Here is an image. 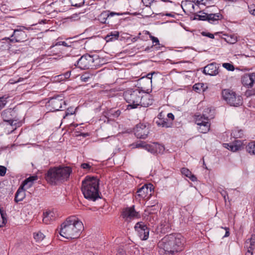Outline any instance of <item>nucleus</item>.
I'll return each instance as SVG.
<instances>
[{
    "instance_id": "obj_60",
    "label": "nucleus",
    "mask_w": 255,
    "mask_h": 255,
    "mask_svg": "<svg viewBox=\"0 0 255 255\" xmlns=\"http://www.w3.org/2000/svg\"><path fill=\"white\" fill-rule=\"evenodd\" d=\"M70 126H71V127H75H75H77V126H78V125H77V124H73H73H71L70 125Z\"/></svg>"
},
{
    "instance_id": "obj_5",
    "label": "nucleus",
    "mask_w": 255,
    "mask_h": 255,
    "mask_svg": "<svg viewBox=\"0 0 255 255\" xmlns=\"http://www.w3.org/2000/svg\"><path fill=\"white\" fill-rule=\"evenodd\" d=\"M142 94H143V92L137 89L134 90L132 89L128 90L124 92V99L128 103L127 106L128 110L136 109L139 106V98H140V95Z\"/></svg>"
},
{
    "instance_id": "obj_30",
    "label": "nucleus",
    "mask_w": 255,
    "mask_h": 255,
    "mask_svg": "<svg viewBox=\"0 0 255 255\" xmlns=\"http://www.w3.org/2000/svg\"><path fill=\"white\" fill-rule=\"evenodd\" d=\"M244 135L243 130L241 129H234L231 133V136L235 138H241Z\"/></svg>"
},
{
    "instance_id": "obj_64",
    "label": "nucleus",
    "mask_w": 255,
    "mask_h": 255,
    "mask_svg": "<svg viewBox=\"0 0 255 255\" xmlns=\"http://www.w3.org/2000/svg\"><path fill=\"white\" fill-rule=\"evenodd\" d=\"M165 15L166 16H172V14H171V13H166Z\"/></svg>"
},
{
    "instance_id": "obj_52",
    "label": "nucleus",
    "mask_w": 255,
    "mask_h": 255,
    "mask_svg": "<svg viewBox=\"0 0 255 255\" xmlns=\"http://www.w3.org/2000/svg\"><path fill=\"white\" fill-rule=\"evenodd\" d=\"M81 167L83 169H89L91 168V166L89 163H84L81 164Z\"/></svg>"
},
{
    "instance_id": "obj_19",
    "label": "nucleus",
    "mask_w": 255,
    "mask_h": 255,
    "mask_svg": "<svg viewBox=\"0 0 255 255\" xmlns=\"http://www.w3.org/2000/svg\"><path fill=\"white\" fill-rule=\"evenodd\" d=\"M205 111L202 115H195V123L198 126L204 124L206 121H209L210 119L213 118V114L207 115Z\"/></svg>"
},
{
    "instance_id": "obj_42",
    "label": "nucleus",
    "mask_w": 255,
    "mask_h": 255,
    "mask_svg": "<svg viewBox=\"0 0 255 255\" xmlns=\"http://www.w3.org/2000/svg\"><path fill=\"white\" fill-rule=\"evenodd\" d=\"M248 10L249 13L255 16V5L254 4H248Z\"/></svg>"
},
{
    "instance_id": "obj_56",
    "label": "nucleus",
    "mask_w": 255,
    "mask_h": 255,
    "mask_svg": "<svg viewBox=\"0 0 255 255\" xmlns=\"http://www.w3.org/2000/svg\"><path fill=\"white\" fill-rule=\"evenodd\" d=\"M121 114V112L119 110H117L116 111V112H115L114 114H113V115L115 117H119Z\"/></svg>"
},
{
    "instance_id": "obj_58",
    "label": "nucleus",
    "mask_w": 255,
    "mask_h": 255,
    "mask_svg": "<svg viewBox=\"0 0 255 255\" xmlns=\"http://www.w3.org/2000/svg\"><path fill=\"white\" fill-rule=\"evenodd\" d=\"M70 76V73L69 72H67L64 74V76L65 78H69Z\"/></svg>"
},
{
    "instance_id": "obj_38",
    "label": "nucleus",
    "mask_w": 255,
    "mask_h": 255,
    "mask_svg": "<svg viewBox=\"0 0 255 255\" xmlns=\"http://www.w3.org/2000/svg\"><path fill=\"white\" fill-rule=\"evenodd\" d=\"M144 149L151 153H156V150H154V143L151 144H146V145L144 146Z\"/></svg>"
},
{
    "instance_id": "obj_20",
    "label": "nucleus",
    "mask_w": 255,
    "mask_h": 255,
    "mask_svg": "<svg viewBox=\"0 0 255 255\" xmlns=\"http://www.w3.org/2000/svg\"><path fill=\"white\" fill-rule=\"evenodd\" d=\"M56 218V214L53 211H47L43 213V222L48 224Z\"/></svg>"
},
{
    "instance_id": "obj_40",
    "label": "nucleus",
    "mask_w": 255,
    "mask_h": 255,
    "mask_svg": "<svg viewBox=\"0 0 255 255\" xmlns=\"http://www.w3.org/2000/svg\"><path fill=\"white\" fill-rule=\"evenodd\" d=\"M223 67L227 70L231 71H233L235 69L234 66L233 64L229 63H224L223 64Z\"/></svg>"
},
{
    "instance_id": "obj_35",
    "label": "nucleus",
    "mask_w": 255,
    "mask_h": 255,
    "mask_svg": "<svg viewBox=\"0 0 255 255\" xmlns=\"http://www.w3.org/2000/svg\"><path fill=\"white\" fill-rule=\"evenodd\" d=\"M154 150H156V153L163 152L164 150L163 145L156 142H154Z\"/></svg>"
},
{
    "instance_id": "obj_43",
    "label": "nucleus",
    "mask_w": 255,
    "mask_h": 255,
    "mask_svg": "<svg viewBox=\"0 0 255 255\" xmlns=\"http://www.w3.org/2000/svg\"><path fill=\"white\" fill-rule=\"evenodd\" d=\"M147 33L148 34H149V37L150 38L151 40L152 41V42L155 43V45H159V41L157 37H155L151 35L149 31H147Z\"/></svg>"
},
{
    "instance_id": "obj_36",
    "label": "nucleus",
    "mask_w": 255,
    "mask_h": 255,
    "mask_svg": "<svg viewBox=\"0 0 255 255\" xmlns=\"http://www.w3.org/2000/svg\"><path fill=\"white\" fill-rule=\"evenodd\" d=\"M209 14L204 13L202 15L196 14L195 15L194 19H197L199 20H208Z\"/></svg>"
},
{
    "instance_id": "obj_12",
    "label": "nucleus",
    "mask_w": 255,
    "mask_h": 255,
    "mask_svg": "<svg viewBox=\"0 0 255 255\" xmlns=\"http://www.w3.org/2000/svg\"><path fill=\"white\" fill-rule=\"evenodd\" d=\"M133 131L137 138L145 139L149 133V129L145 125L139 123L136 125Z\"/></svg>"
},
{
    "instance_id": "obj_22",
    "label": "nucleus",
    "mask_w": 255,
    "mask_h": 255,
    "mask_svg": "<svg viewBox=\"0 0 255 255\" xmlns=\"http://www.w3.org/2000/svg\"><path fill=\"white\" fill-rule=\"evenodd\" d=\"M37 179V176H31L25 179L21 184L25 188L28 189L30 188L33 183V181Z\"/></svg>"
},
{
    "instance_id": "obj_50",
    "label": "nucleus",
    "mask_w": 255,
    "mask_h": 255,
    "mask_svg": "<svg viewBox=\"0 0 255 255\" xmlns=\"http://www.w3.org/2000/svg\"><path fill=\"white\" fill-rule=\"evenodd\" d=\"M123 14L124 13H117V12H108V15H109V18H110L112 16L116 15H123Z\"/></svg>"
},
{
    "instance_id": "obj_37",
    "label": "nucleus",
    "mask_w": 255,
    "mask_h": 255,
    "mask_svg": "<svg viewBox=\"0 0 255 255\" xmlns=\"http://www.w3.org/2000/svg\"><path fill=\"white\" fill-rule=\"evenodd\" d=\"M184 5L186 6L190 11L195 10V4L190 0H186L184 2Z\"/></svg>"
},
{
    "instance_id": "obj_14",
    "label": "nucleus",
    "mask_w": 255,
    "mask_h": 255,
    "mask_svg": "<svg viewBox=\"0 0 255 255\" xmlns=\"http://www.w3.org/2000/svg\"><path fill=\"white\" fill-rule=\"evenodd\" d=\"M122 216L126 221L129 222L131 220L138 217V214L135 211L134 206H132L125 209L122 212Z\"/></svg>"
},
{
    "instance_id": "obj_9",
    "label": "nucleus",
    "mask_w": 255,
    "mask_h": 255,
    "mask_svg": "<svg viewBox=\"0 0 255 255\" xmlns=\"http://www.w3.org/2000/svg\"><path fill=\"white\" fill-rule=\"evenodd\" d=\"M17 27H19V28L14 30L13 34L11 36V37H14V38L12 39H9L8 38L10 41L12 42H23L26 39V34L23 30L27 29V28L22 26H18Z\"/></svg>"
},
{
    "instance_id": "obj_7",
    "label": "nucleus",
    "mask_w": 255,
    "mask_h": 255,
    "mask_svg": "<svg viewBox=\"0 0 255 255\" xmlns=\"http://www.w3.org/2000/svg\"><path fill=\"white\" fill-rule=\"evenodd\" d=\"M65 107L66 103L64 100V97L62 95H58L51 98L48 102V106L50 108V111L52 112L60 110V109Z\"/></svg>"
},
{
    "instance_id": "obj_3",
    "label": "nucleus",
    "mask_w": 255,
    "mask_h": 255,
    "mask_svg": "<svg viewBox=\"0 0 255 255\" xmlns=\"http://www.w3.org/2000/svg\"><path fill=\"white\" fill-rule=\"evenodd\" d=\"M81 191L84 197L95 201L99 195V180L95 177L87 176L82 182Z\"/></svg>"
},
{
    "instance_id": "obj_34",
    "label": "nucleus",
    "mask_w": 255,
    "mask_h": 255,
    "mask_svg": "<svg viewBox=\"0 0 255 255\" xmlns=\"http://www.w3.org/2000/svg\"><path fill=\"white\" fill-rule=\"evenodd\" d=\"M226 40L230 44H234L237 41V37L234 35H230L226 37Z\"/></svg>"
},
{
    "instance_id": "obj_63",
    "label": "nucleus",
    "mask_w": 255,
    "mask_h": 255,
    "mask_svg": "<svg viewBox=\"0 0 255 255\" xmlns=\"http://www.w3.org/2000/svg\"><path fill=\"white\" fill-rule=\"evenodd\" d=\"M157 202H155L154 203H153L152 204H151V206L152 207V206H154L156 204H157Z\"/></svg>"
},
{
    "instance_id": "obj_21",
    "label": "nucleus",
    "mask_w": 255,
    "mask_h": 255,
    "mask_svg": "<svg viewBox=\"0 0 255 255\" xmlns=\"http://www.w3.org/2000/svg\"><path fill=\"white\" fill-rule=\"evenodd\" d=\"M25 187L22 185L19 187L17 190L14 197V201L16 203H18L19 201H21L23 200L25 196L24 188Z\"/></svg>"
},
{
    "instance_id": "obj_45",
    "label": "nucleus",
    "mask_w": 255,
    "mask_h": 255,
    "mask_svg": "<svg viewBox=\"0 0 255 255\" xmlns=\"http://www.w3.org/2000/svg\"><path fill=\"white\" fill-rule=\"evenodd\" d=\"M75 113V111H74L73 108H68L66 113L65 115L64 116V118H65L66 117L69 115H72Z\"/></svg>"
},
{
    "instance_id": "obj_1",
    "label": "nucleus",
    "mask_w": 255,
    "mask_h": 255,
    "mask_svg": "<svg viewBox=\"0 0 255 255\" xmlns=\"http://www.w3.org/2000/svg\"><path fill=\"white\" fill-rule=\"evenodd\" d=\"M184 237L179 234H171L165 236L157 244L158 252L165 255H173L183 249Z\"/></svg>"
},
{
    "instance_id": "obj_27",
    "label": "nucleus",
    "mask_w": 255,
    "mask_h": 255,
    "mask_svg": "<svg viewBox=\"0 0 255 255\" xmlns=\"http://www.w3.org/2000/svg\"><path fill=\"white\" fill-rule=\"evenodd\" d=\"M247 151L250 154H255V141L250 142L246 147Z\"/></svg>"
},
{
    "instance_id": "obj_15",
    "label": "nucleus",
    "mask_w": 255,
    "mask_h": 255,
    "mask_svg": "<svg viewBox=\"0 0 255 255\" xmlns=\"http://www.w3.org/2000/svg\"><path fill=\"white\" fill-rule=\"evenodd\" d=\"M242 83L248 88H252L255 84V73L245 74L242 77Z\"/></svg>"
},
{
    "instance_id": "obj_16",
    "label": "nucleus",
    "mask_w": 255,
    "mask_h": 255,
    "mask_svg": "<svg viewBox=\"0 0 255 255\" xmlns=\"http://www.w3.org/2000/svg\"><path fill=\"white\" fill-rule=\"evenodd\" d=\"M219 66L215 62L210 63L206 66L203 71V73L210 76H216L219 72Z\"/></svg>"
},
{
    "instance_id": "obj_44",
    "label": "nucleus",
    "mask_w": 255,
    "mask_h": 255,
    "mask_svg": "<svg viewBox=\"0 0 255 255\" xmlns=\"http://www.w3.org/2000/svg\"><path fill=\"white\" fill-rule=\"evenodd\" d=\"M250 242V247H249L251 250H253L252 246H254L255 243V235H252L251 238L249 239Z\"/></svg>"
},
{
    "instance_id": "obj_31",
    "label": "nucleus",
    "mask_w": 255,
    "mask_h": 255,
    "mask_svg": "<svg viewBox=\"0 0 255 255\" xmlns=\"http://www.w3.org/2000/svg\"><path fill=\"white\" fill-rule=\"evenodd\" d=\"M33 237L36 241L39 242L42 241L44 239L45 235L42 232L39 231L37 233H34L33 234Z\"/></svg>"
},
{
    "instance_id": "obj_17",
    "label": "nucleus",
    "mask_w": 255,
    "mask_h": 255,
    "mask_svg": "<svg viewBox=\"0 0 255 255\" xmlns=\"http://www.w3.org/2000/svg\"><path fill=\"white\" fill-rule=\"evenodd\" d=\"M225 146L228 149L235 152L241 150L245 144L244 142L240 140H236L232 143H225Z\"/></svg>"
},
{
    "instance_id": "obj_4",
    "label": "nucleus",
    "mask_w": 255,
    "mask_h": 255,
    "mask_svg": "<svg viewBox=\"0 0 255 255\" xmlns=\"http://www.w3.org/2000/svg\"><path fill=\"white\" fill-rule=\"evenodd\" d=\"M72 172V169L68 166L50 168L45 174L46 180L51 184L66 180Z\"/></svg>"
},
{
    "instance_id": "obj_54",
    "label": "nucleus",
    "mask_w": 255,
    "mask_h": 255,
    "mask_svg": "<svg viewBox=\"0 0 255 255\" xmlns=\"http://www.w3.org/2000/svg\"><path fill=\"white\" fill-rule=\"evenodd\" d=\"M222 229H224L226 231V233H225V235L223 236V237L225 238V237H228L230 235L229 228H227V227H225V228L222 227Z\"/></svg>"
},
{
    "instance_id": "obj_13",
    "label": "nucleus",
    "mask_w": 255,
    "mask_h": 255,
    "mask_svg": "<svg viewBox=\"0 0 255 255\" xmlns=\"http://www.w3.org/2000/svg\"><path fill=\"white\" fill-rule=\"evenodd\" d=\"M15 111L11 109H6L1 113V117L3 120L9 123L10 126L15 125L16 121L15 120Z\"/></svg>"
},
{
    "instance_id": "obj_25",
    "label": "nucleus",
    "mask_w": 255,
    "mask_h": 255,
    "mask_svg": "<svg viewBox=\"0 0 255 255\" xmlns=\"http://www.w3.org/2000/svg\"><path fill=\"white\" fill-rule=\"evenodd\" d=\"M181 172L185 176L188 177L192 181H195L197 180V178L193 175L192 172L186 168H182Z\"/></svg>"
},
{
    "instance_id": "obj_57",
    "label": "nucleus",
    "mask_w": 255,
    "mask_h": 255,
    "mask_svg": "<svg viewBox=\"0 0 255 255\" xmlns=\"http://www.w3.org/2000/svg\"><path fill=\"white\" fill-rule=\"evenodd\" d=\"M167 117L169 119H170L172 121L174 119V116L172 113H168L167 114Z\"/></svg>"
},
{
    "instance_id": "obj_26",
    "label": "nucleus",
    "mask_w": 255,
    "mask_h": 255,
    "mask_svg": "<svg viewBox=\"0 0 255 255\" xmlns=\"http://www.w3.org/2000/svg\"><path fill=\"white\" fill-rule=\"evenodd\" d=\"M209 122V121H206L204 124H202L201 125H198L199 127L198 128L199 132L205 133L209 130L210 124Z\"/></svg>"
},
{
    "instance_id": "obj_55",
    "label": "nucleus",
    "mask_w": 255,
    "mask_h": 255,
    "mask_svg": "<svg viewBox=\"0 0 255 255\" xmlns=\"http://www.w3.org/2000/svg\"><path fill=\"white\" fill-rule=\"evenodd\" d=\"M201 86V84L199 83V84H195L194 86H193V89L195 90H199L200 89V87Z\"/></svg>"
},
{
    "instance_id": "obj_29",
    "label": "nucleus",
    "mask_w": 255,
    "mask_h": 255,
    "mask_svg": "<svg viewBox=\"0 0 255 255\" xmlns=\"http://www.w3.org/2000/svg\"><path fill=\"white\" fill-rule=\"evenodd\" d=\"M109 18L108 12L104 11L98 16V20L102 23H107V20Z\"/></svg>"
},
{
    "instance_id": "obj_47",
    "label": "nucleus",
    "mask_w": 255,
    "mask_h": 255,
    "mask_svg": "<svg viewBox=\"0 0 255 255\" xmlns=\"http://www.w3.org/2000/svg\"><path fill=\"white\" fill-rule=\"evenodd\" d=\"M6 171V168L3 166H0V175L3 176L5 175Z\"/></svg>"
},
{
    "instance_id": "obj_48",
    "label": "nucleus",
    "mask_w": 255,
    "mask_h": 255,
    "mask_svg": "<svg viewBox=\"0 0 255 255\" xmlns=\"http://www.w3.org/2000/svg\"><path fill=\"white\" fill-rule=\"evenodd\" d=\"M202 35L203 36H207L210 38L213 39L214 38V34L210 33H207L206 32H202L201 33Z\"/></svg>"
},
{
    "instance_id": "obj_39",
    "label": "nucleus",
    "mask_w": 255,
    "mask_h": 255,
    "mask_svg": "<svg viewBox=\"0 0 255 255\" xmlns=\"http://www.w3.org/2000/svg\"><path fill=\"white\" fill-rule=\"evenodd\" d=\"M7 98L8 97L6 96L0 97V110L6 105Z\"/></svg>"
},
{
    "instance_id": "obj_11",
    "label": "nucleus",
    "mask_w": 255,
    "mask_h": 255,
    "mask_svg": "<svg viewBox=\"0 0 255 255\" xmlns=\"http://www.w3.org/2000/svg\"><path fill=\"white\" fill-rule=\"evenodd\" d=\"M153 189L152 184H145L137 190L136 196L142 199H148L151 196Z\"/></svg>"
},
{
    "instance_id": "obj_18",
    "label": "nucleus",
    "mask_w": 255,
    "mask_h": 255,
    "mask_svg": "<svg viewBox=\"0 0 255 255\" xmlns=\"http://www.w3.org/2000/svg\"><path fill=\"white\" fill-rule=\"evenodd\" d=\"M139 102H138L139 106L147 107L150 105H151L153 103V99L152 96L148 94H145L144 95H140V98H139Z\"/></svg>"
},
{
    "instance_id": "obj_51",
    "label": "nucleus",
    "mask_w": 255,
    "mask_h": 255,
    "mask_svg": "<svg viewBox=\"0 0 255 255\" xmlns=\"http://www.w3.org/2000/svg\"><path fill=\"white\" fill-rule=\"evenodd\" d=\"M205 111H206L207 112H206V113L207 114V115H211L212 114H213V115L214 114V111L212 109H211V108H206L205 109L203 112H204Z\"/></svg>"
},
{
    "instance_id": "obj_24",
    "label": "nucleus",
    "mask_w": 255,
    "mask_h": 255,
    "mask_svg": "<svg viewBox=\"0 0 255 255\" xmlns=\"http://www.w3.org/2000/svg\"><path fill=\"white\" fill-rule=\"evenodd\" d=\"M119 32L117 31H112L107 35L105 38L106 41L108 42L118 39Z\"/></svg>"
},
{
    "instance_id": "obj_32",
    "label": "nucleus",
    "mask_w": 255,
    "mask_h": 255,
    "mask_svg": "<svg viewBox=\"0 0 255 255\" xmlns=\"http://www.w3.org/2000/svg\"><path fill=\"white\" fill-rule=\"evenodd\" d=\"M72 6L80 7L84 3V0H69Z\"/></svg>"
},
{
    "instance_id": "obj_53",
    "label": "nucleus",
    "mask_w": 255,
    "mask_h": 255,
    "mask_svg": "<svg viewBox=\"0 0 255 255\" xmlns=\"http://www.w3.org/2000/svg\"><path fill=\"white\" fill-rule=\"evenodd\" d=\"M153 0H142V1L146 6H149L152 2Z\"/></svg>"
},
{
    "instance_id": "obj_33",
    "label": "nucleus",
    "mask_w": 255,
    "mask_h": 255,
    "mask_svg": "<svg viewBox=\"0 0 255 255\" xmlns=\"http://www.w3.org/2000/svg\"><path fill=\"white\" fill-rule=\"evenodd\" d=\"M156 123L158 126H162V127L168 128L170 127L169 123L164 119H159Z\"/></svg>"
},
{
    "instance_id": "obj_62",
    "label": "nucleus",
    "mask_w": 255,
    "mask_h": 255,
    "mask_svg": "<svg viewBox=\"0 0 255 255\" xmlns=\"http://www.w3.org/2000/svg\"><path fill=\"white\" fill-rule=\"evenodd\" d=\"M253 253L250 252V251L249 250L248 253L246 254V255H252Z\"/></svg>"
},
{
    "instance_id": "obj_28",
    "label": "nucleus",
    "mask_w": 255,
    "mask_h": 255,
    "mask_svg": "<svg viewBox=\"0 0 255 255\" xmlns=\"http://www.w3.org/2000/svg\"><path fill=\"white\" fill-rule=\"evenodd\" d=\"M0 214L2 221L0 223V228L3 227L7 223V215L5 212L0 207Z\"/></svg>"
},
{
    "instance_id": "obj_59",
    "label": "nucleus",
    "mask_w": 255,
    "mask_h": 255,
    "mask_svg": "<svg viewBox=\"0 0 255 255\" xmlns=\"http://www.w3.org/2000/svg\"><path fill=\"white\" fill-rule=\"evenodd\" d=\"M61 42V45H62L64 46H68V45H67V43L66 42L62 41Z\"/></svg>"
},
{
    "instance_id": "obj_8",
    "label": "nucleus",
    "mask_w": 255,
    "mask_h": 255,
    "mask_svg": "<svg viewBox=\"0 0 255 255\" xmlns=\"http://www.w3.org/2000/svg\"><path fill=\"white\" fill-rule=\"evenodd\" d=\"M93 62L94 59L93 56L88 54H86L79 59L76 64H75V66L81 69H87L89 68L91 64Z\"/></svg>"
},
{
    "instance_id": "obj_41",
    "label": "nucleus",
    "mask_w": 255,
    "mask_h": 255,
    "mask_svg": "<svg viewBox=\"0 0 255 255\" xmlns=\"http://www.w3.org/2000/svg\"><path fill=\"white\" fill-rule=\"evenodd\" d=\"M91 75L89 73H85L81 75V80L83 82H88L91 78Z\"/></svg>"
},
{
    "instance_id": "obj_49",
    "label": "nucleus",
    "mask_w": 255,
    "mask_h": 255,
    "mask_svg": "<svg viewBox=\"0 0 255 255\" xmlns=\"http://www.w3.org/2000/svg\"><path fill=\"white\" fill-rule=\"evenodd\" d=\"M155 74V72H152V73H149L148 74H147L146 76V78L148 79L149 80H150L149 82L150 84H151L152 83V75L153 74Z\"/></svg>"
},
{
    "instance_id": "obj_23",
    "label": "nucleus",
    "mask_w": 255,
    "mask_h": 255,
    "mask_svg": "<svg viewBox=\"0 0 255 255\" xmlns=\"http://www.w3.org/2000/svg\"><path fill=\"white\" fill-rule=\"evenodd\" d=\"M223 16L220 13H209L208 21L211 23H215L218 22L219 19H222Z\"/></svg>"
},
{
    "instance_id": "obj_61",
    "label": "nucleus",
    "mask_w": 255,
    "mask_h": 255,
    "mask_svg": "<svg viewBox=\"0 0 255 255\" xmlns=\"http://www.w3.org/2000/svg\"><path fill=\"white\" fill-rule=\"evenodd\" d=\"M198 2V4H204V2H203V0H201L200 1H199V0H197V1Z\"/></svg>"
},
{
    "instance_id": "obj_6",
    "label": "nucleus",
    "mask_w": 255,
    "mask_h": 255,
    "mask_svg": "<svg viewBox=\"0 0 255 255\" xmlns=\"http://www.w3.org/2000/svg\"><path fill=\"white\" fill-rule=\"evenodd\" d=\"M222 97L224 100L231 106L238 107L243 104L242 97L229 89H225L222 91Z\"/></svg>"
},
{
    "instance_id": "obj_2",
    "label": "nucleus",
    "mask_w": 255,
    "mask_h": 255,
    "mask_svg": "<svg viewBox=\"0 0 255 255\" xmlns=\"http://www.w3.org/2000/svg\"><path fill=\"white\" fill-rule=\"evenodd\" d=\"M84 229L82 222L76 217L68 218L61 225L60 235L67 239L78 238Z\"/></svg>"
},
{
    "instance_id": "obj_10",
    "label": "nucleus",
    "mask_w": 255,
    "mask_h": 255,
    "mask_svg": "<svg viewBox=\"0 0 255 255\" xmlns=\"http://www.w3.org/2000/svg\"><path fill=\"white\" fill-rule=\"evenodd\" d=\"M134 229L137 232L138 235L141 240H147L149 229L144 223L141 222L137 223L134 226Z\"/></svg>"
},
{
    "instance_id": "obj_46",
    "label": "nucleus",
    "mask_w": 255,
    "mask_h": 255,
    "mask_svg": "<svg viewBox=\"0 0 255 255\" xmlns=\"http://www.w3.org/2000/svg\"><path fill=\"white\" fill-rule=\"evenodd\" d=\"M146 145V144L145 143V142H143V141H140L139 143H135V144H133V145H134V147H136V148H139V147H141V148H144V146H145Z\"/></svg>"
}]
</instances>
